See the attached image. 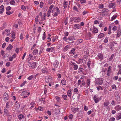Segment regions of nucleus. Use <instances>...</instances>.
<instances>
[{
  "mask_svg": "<svg viewBox=\"0 0 121 121\" xmlns=\"http://www.w3.org/2000/svg\"><path fill=\"white\" fill-rule=\"evenodd\" d=\"M73 66V69L74 70H77L78 68V65L75 64Z\"/></svg>",
  "mask_w": 121,
  "mask_h": 121,
  "instance_id": "cd10ccee",
  "label": "nucleus"
},
{
  "mask_svg": "<svg viewBox=\"0 0 121 121\" xmlns=\"http://www.w3.org/2000/svg\"><path fill=\"white\" fill-rule=\"evenodd\" d=\"M21 9L23 10H24L26 9V7L23 5H22L21 6Z\"/></svg>",
  "mask_w": 121,
  "mask_h": 121,
  "instance_id": "a18cd8bd",
  "label": "nucleus"
},
{
  "mask_svg": "<svg viewBox=\"0 0 121 121\" xmlns=\"http://www.w3.org/2000/svg\"><path fill=\"white\" fill-rule=\"evenodd\" d=\"M102 11L103 12L101 13L100 15L103 16H105L106 15V12H105L106 9L105 8L103 9Z\"/></svg>",
  "mask_w": 121,
  "mask_h": 121,
  "instance_id": "6e6552de",
  "label": "nucleus"
},
{
  "mask_svg": "<svg viewBox=\"0 0 121 121\" xmlns=\"http://www.w3.org/2000/svg\"><path fill=\"white\" fill-rule=\"evenodd\" d=\"M81 83V84L80 86L81 87H82V86L83 85L84 87H85V82L84 81H82Z\"/></svg>",
  "mask_w": 121,
  "mask_h": 121,
  "instance_id": "a211bd4d",
  "label": "nucleus"
},
{
  "mask_svg": "<svg viewBox=\"0 0 121 121\" xmlns=\"http://www.w3.org/2000/svg\"><path fill=\"white\" fill-rule=\"evenodd\" d=\"M5 31L8 33L6 34L7 35L9 36L10 35L11 33H10V31L9 30L6 29L5 30Z\"/></svg>",
  "mask_w": 121,
  "mask_h": 121,
  "instance_id": "b1692460",
  "label": "nucleus"
},
{
  "mask_svg": "<svg viewBox=\"0 0 121 121\" xmlns=\"http://www.w3.org/2000/svg\"><path fill=\"white\" fill-rule=\"evenodd\" d=\"M41 71L43 73H47V71L45 67L43 68V69L41 70Z\"/></svg>",
  "mask_w": 121,
  "mask_h": 121,
  "instance_id": "dca6fc26",
  "label": "nucleus"
},
{
  "mask_svg": "<svg viewBox=\"0 0 121 121\" xmlns=\"http://www.w3.org/2000/svg\"><path fill=\"white\" fill-rule=\"evenodd\" d=\"M51 11L48 9V13L47 14V15L48 17H49L50 16V13Z\"/></svg>",
  "mask_w": 121,
  "mask_h": 121,
  "instance_id": "a19ab883",
  "label": "nucleus"
},
{
  "mask_svg": "<svg viewBox=\"0 0 121 121\" xmlns=\"http://www.w3.org/2000/svg\"><path fill=\"white\" fill-rule=\"evenodd\" d=\"M119 70L118 71V74H121V67L120 66L119 67Z\"/></svg>",
  "mask_w": 121,
  "mask_h": 121,
  "instance_id": "774afa93",
  "label": "nucleus"
},
{
  "mask_svg": "<svg viewBox=\"0 0 121 121\" xmlns=\"http://www.w3.org/2000/svg\"><path fill=\"white\" fill-rule=\"evenodd\" d=\"M111 66H109L107 71V75L109 76L110 75L111 73Z\"/></svg>",
  "mask_w": 121,
  "mask_h": 121,
  "instance_id": "2eb2a0df",
  "label": "nucleus"
},
{
  "mask_svg": "<svg viewBox=\"0 0 121 121\" xmlns=\"http://www.w3.org/2000/svg\"><path fill=\"white\" fill-rule=\"evenodd\" d=\"M11 9V7L10 6H8L6 8V11H9Z\"/></svg>",
  "mask_w": 121,
  "mask_h": 121,
  "instance_id": "0e129e2a",
  "label": "nucleus"
},
{
  "mask_svg": "<svg viewBox=\"0 0 121 121\" xmlns=\"http://www.w3.org/2000/svg\"><path fill=\"white\" fill-rule=\"evenodd\" d=\"M80 20V19L79 17H75L73 18H71L70 19L71 22L72 21L74 22H79Z\"/></svg>",
  "mask_w": 121,
  "mask_h": 121,
  "instance_id": "7ed1b4c3",
  "label": "nucleus"
},
{
  "mask_svg": "<svg viewBox=\"0 0 121 121\" xmlns=\"http://www.w3.org/2000/svg\"><path fill=\"white\" fill-rule=\"evenodd\" d=\"M59 63L55 61L54 63V66L56 68H57L58 66Z\"/></svg>",
  "mask_w": 121,
  "mask_h": 121,
  "instance_id": "f3484780",
  "label": "nucleus"
},
{
  "mask_svg": "<svg viewBox=\"0 0 121 121\" xmlns=\"http://www.w3.org/2000/svg\"><path fill=\"white\" fill-rule=\"evenodd\" d=\"M9 113L8 110L6 109L5 108L4 109V113L5 115H7Z\"/></svg>",
  "mask_w": 121,
  "mask_h": 121,
  "instance_id": "5701e85b",
  "label": "nucleus"
},
{
  "mask_svg": "<svg viewBox=\"0 0 121 121\" xmlns=\"http://www.w3.org/2000/svg\"><path fill=\"white\" fill-rule=\"evenodd\" d=\"M61 82L62 84L63 85H65L66 83V80L64 79H63Z\"/></svg>",
  "mask_w": 121,
  "mask_h": 121,
  "instance_id": "6ab92c4d",
  "label": "nucleus"
},
{
  "mask_svg": "<svg viewBox=\"0 0 121 121\" xmlns=\"http://www.w3.org/2000/svg\"><path fill=\"white\" fill-rule=\"evenodd\" d=\"M117 16V14H115L111 18V21H112L114 20L115 19H116Z\"/></svg>",
  "mask_w": 121,
  "mask_h": 121,
  "instance_id": "393cba45",
  "label": "nucleus"
},
{
  "mask_svg": "<svg viewBox=\"0 0 121 121\" xmlns=\"http://www.w3.org/2000/svg\"><path fill=\"white\" fill-rule=\"evenodd\" d=\"M98 56L99 59L100 60H102L103 58V54L101 53H99L98 55Z\"/></svg>",
  "mask_w": 121,
  "mask_h": 121,
  "instance_id": "9d476101",
  "label": "nucleus"
},
{
  "mask_svg": "<svg viewBox=\"0 0 121 121\" xmlns=\"http://www.w3.org/2000/svg\"><path fill=\"white\" fill-rule=\"evenodd\" d=\"M82 81L80 80H79L78 81V83H77V84L78 86L81 83Z\"/></svg>",
  "mask_w": 121,
  "mask_h": 121,
  "instance_id": "680f3d73",
  "label": "nucleus"
},
{
  "mask_svg": "<svg viewBox=\"0 0 121 121\" xmlns=\"http://www.w3.org/2000/svg\"><path fill=\"white\" fill-rule=\"evenodd\" d=\"M30 67L32 68L35 67L36 65V64L35 62H32L30 64Z\"/></svg>",
  "mask_w": 121,
  "mask_h": 121,
  "instance_id": "4be33fe9",
  "label": "nucleus"
},
{
  "mask_svg": "<svg viewBox=\"0 0 121 121\" xmlns=\"http://www.w3.org/2000/svg\"><path fill=\"white\" fill-rule=\"evenodd\" d=\"M111 27L110 26H109L108 28V34H110L111 33Z\"/></svg>",
  "mask_w": 121,
  "mask_h": 121,
  "instance_id": "de8ad7c7",
  "label": "nucleus"
},
{
  "mask_svg": "<svg viewBox=\"0 0 121 121\" xmlns=\"http://www.w3.org/2000/svg\"><path fill=\"white\" fill-rule=\"evenodd\" d=\"M38 50L35 49H34L33 52V53L34 55H36L38 53Z\"/></svg>",
  "mask_w": 121,
  "mask_h": 121,
  "instance_id": "a878e982",
  "label": "nucleus"
},
{
  "mask_svg": "<svg viewBox=\"0 0 121 121\" xmlns=\"http://www.w3.org/2000/svg\"><path fill=\"white\" fill-rule=\"evenodd\" d=\"M15 0H11L10 2V3L11 4L14 5L15 3Z\"/></svg>",
  "mask_w": 121,
  "mask_h": 121,
  "instance_id": "79ce46f5",
  "label": "nucleus"
},
{
  "mask_svg": "<svg viewBox=\"0 0 121 121\" xmlns=\"http://www.w3.org/2000/svg\"><path fill=\"white\" fill-rule=\"evenodd\" d=\"M3 96L4 97V98H8L9 95L7 93L5 92L4 93Z\"/></svg>",
  "mask_w": 121,
  "mask_h": 121,
  "instance_id": "2f4dec72",
  "label": "nucleus"
},
{
  "mask_svg": "<svg viewBox=\"0 0 121 121\" xmlns=\"http://www.w3.org/2000/svg\"><path fill=\"white\" fill-rule=\"evenodd\" d=\"M68 40L71 41L75 40V37L73 36H70L67 38Z\"/></svg>",
  "mask_w": 121,
  "mask_h": 121,
  "instance_id": "0eeeda50",
  "label": "nucleus"
},
{
  "mask_svg": "<svg viewBox=\"0 0 121 121\" xmlns=\"http://www.w3.org/2000/svg\"><path fill=\"white\" fill-rule=\"evenodd\" d=\"M104 36V34L103 33L100 34L98 36V37L99 38H101Z\"/></svg>",
  "mask_w": 121,
  "mask_h": 121,
  "instance_id": "aec40b11",
  "label": "nucleus"
},
{
  "mask_svg": "<svg viewBox=\"0 0 121 121\" xmlns=\"http://www.w3.org/2000/svg\"><path fill=\"white\" fill-rule=\"evenodd\" d=\"M6 13L7 14L10 15L12 13L11 12L9 11H7Z\"/></svg>",
  "mask_w": 121,
  "mask_h": 121,
  "instance_id": "13d9d810",
  "label": "nucleus"
},
{
  "mask_svg": "<svg viewBox=\"0 0 121 121\" xmlns=\"http://www.w3.org/2000/svg\"><path fill=\"white\" fill-rule=\"evenodd\" d=\"M12 38L13 39H14L15 38L14 37L15 36V33L14 32H13L12 33Z\"/></svg>",
  "mask_w": 121,
  "mask_h": 121,
  "instance_id": "09e8293b",
  "label": "nucleus"
},
{
  "mask_svg": "<svg viewBox=\"0 0 121 121\" xmlns=\"http://www.w3.org/2000/svg\"><path fill=\"white\" fill-rule=\"evenodd\" d=\"M68 45L65 46L63 49V50L65 51H66L68 49Z\"/></svg>",
  "mask_w": 121,
  "mask_h": 121,
  "instance_id": "c9c22d12",
  "label": "nucleus"
},
{
  "mask_svg": "<svg viewBox=\"0 0 121 121\" xmlns=\"http://www.w3.org/2000/svg\"><path fill=\"white\" fill-rule=\"evenodd\" d=\"M79 70L78 72L79 73H80V72H82L83 70V68L82 67L80 66L78 69Z\"/></svg>",
  "mask_w": 121,
  "mask_h": 121,
  "instance_id": "7c9ffc66",
  "label": "nucleus"
},
{
  "mask_svg": "<svg viewBox=\"0 0 121 121\" xmlns=\"http://www.w3.org/2000/svg\"><path fill=\"white\" fill-rule=\"evenodd\" d=\"M67 93L68 96L69 97L71 96V91L69 90L68 91Z\"/></svg>",
  "mask_w": 121,
  "mask_h": 121,
  "instance_id": "473e14b6",
  "label": "nucleus"
},
{
  "mask_svg": "<svg viewBox=\"0 0 121 121\" xmlns=\"http://www.w3.org/2000/svg\"><path fill=\"white\" fill-rule=\"evenodd\" d=\"M112 89H115V90H116L117 88V87L116 85L114 84H113L112 86Z\"/></svg>",
  "mask_w": 121,
  "mask_h": 121,
  "instance_id": "49530a36",
  "label": "nucleus"
},
{
  "mask_svg": "<svg viewBox=\"0 0 121 121\" xmlns=\"http://www.w3.org/2000/svg\"><path fill=\"white\" fill-rule=\"evenodd\" d=\"M115 3H110L109 4L108 7L110 8H114L115 7Z\"/></svg>",
  "mask_w": 121,
  "mask_h": 121,
  "instance_id": "423d86ee",
  "label": "nucleus"
},
{
  "mask_svg": "<svg viewBox=\"0 0 121 121\" xmlns=\"http://www.w3.org/2000/svg\"><path fill=\"white\" fill-rule=\"evenodd\" d=\"M30 104L31 105V106L30 107V108L32 109V108L34 107L35 105V103L33 102H32Z\"/></svg>",
  "mask_w": 121,
  "mask_h": 121,
  "instance_id": "e433bc0d",
  "label": "nucleus"
},
{
  "mask_svg": "<svg viewBox=\"0 0 121 121\" xmlns=\"http://www.w3.org/2000/svg\"><path fill=\"white\" fill-rule=\"evenodd\" d=\"M118 120L121 119V113L119 114V115L116 118Z\"/></svg>",
  "mask_w": 121,
  "mask_h": 121,
  "instance_id": "c756f323",
  "label": "nucleus"
},
{
  "mask_svg": "<svg viewBox=\"0 0 121 121\" xmlns=\"http://www.w3.org/2000/svg\"><path fill=\"white\" fill-rule=\"evenodd\" d=\"M75 64V63H74L73 62L71 61L70 63V65L71 66H73Z\"/></svg>",
  "mask_w": 121,
  "mask_h": 121,
  "instance_id": "4d7b16f0",
  "label": "nucleus"
},
{
  "mask_svg": "<svg viewBox=\"0 0 121 121\" xmlns=\"http://www.w3.org/2000/svg\"><path fill=\"white\" fill-rule=\"evenodd\" d=\"M72 112H76L79 110V108H72Z\"/></svg>",
  "mask_w": 121,
  "mask_h": 121,
  "instance_id": "1a4fd4ad",
  "label": "nucleus"
},
{
  "mask_svg": "<svg viewBox=\"0 0 121 121\" xmlns=\"http://www.w3.org/2000/svg\"><path fill=\"white\" fill-rule=\"evenodd\" d=\"M87 35L89 37V39H90L92 38V35L90 32H89L87 34Z\"/></svg>",
  "mask_w": 121,
  "mask_h": 121,
  "instance_id": "f704fd0d",
  "label": "nucleus"
},
{
  "mask_svg": "<svg viewBox=\"0 0 121 121\" xmlns=\"http://www.w3.org/2000/svg\"><path fill=\"white\" fill-rule=\"evenodd\" d=\"M114 56V54H112L111 55L110 57L109 58V61L111 60H112Z\"/></svg>",
  "mask_w": 121,
  "mask_h": 121,
  "instance_id": "864d4df0",
  "label": "nucleus"
},
{
  "mask_svg": "<svg viewBox=\"0 0 121 121\" xmlns=\"http://www.w3.org/2000/svg\"><path fill=\"white\" fill-rule=\"evenodd\" d=\"M93 29H94L92 31V33H96L98 32V30L97 28L95 27H94Z\"/></svg>",
  "mask_w": 121,
  "mask_h": 121,
  "instance_id": "4468645a",
  "label": "nucleus"
},
{
  "mask_svg": "<svg viewBox=\"0 0 121 121\" xmlns=\"http://www.w3.org/2000/svg\"><path fill=\"white\" fill-rule=\"evenodd\" d=\"M90 79H87L86 81V84L88 86L90 85Z\"/></svg>",
  "mask_w": 121,
  "mask_h": 121,
  "instance_id": "72a5a7b5",
  "label": "nucleus"
},
{
  "mask_svg": "<svg viewBox=\"0 0 121 121\" xmlns=\"http://www.w3.org/2000/svg\"><path fill=\"white\" fill-rule=\"evenodd\" d=\"M64 8L65 9L67 7V2H64Z\"/></svg>",
  "mask_w": 121,
  "mask_h": 121,
  "instance_id": "8fccbe9b",
  "label": "nucleus"
},
{
  "mask_svg": "<svg viewBox=\"0 0 121 121\" xmlns=\"http://www.w3.org/2000/svg\"><path fill=\"white\" fill-rule=\"evenodd\" d=\"M81 26L80 25L78 24H75L73 26L74 29L75 30L78 29H80Z\"/></svg>",
  "mask_w": 121,
  "mask_h": 121,
  "instance_id": "20e7f679",
  "label": "nucleus"
},
{
  "mask_svg": "<svg viewBox=\"0 0 121 121\" xmlns=\"http://www.w3.org/2000/svg\"><path fill=\"white\" fill-rule=\"evenodd\" d=\"M115 109L117 111L120 110L121 109V107L119 105H117L115 107Z\"/></svg>",
  "mask_w": 121,
  "mask_h": 121,
  "instance_id": "9b49d317",
  "label": "nucleus"
},
{
  "mask_svg": "<svg viewBox=\"0 0 121 121\" xmlns=\"http://www.w3.org/2000/svg\"><path fill=\"white\" fill-rule=\"evenodd\" d=\"M89 61L87 63V65L89 68V69H90V64H91V61H90V59H88Z\"/></svg>",
  "mask_w": 121,
  "mask_h": 121,
  "instance_id": "c85d7f7f",
  "label": "nucleus"
},
{
  "mask_svg": "<svg viewBox=\"0 0 121 121\" xmlns=\"http://www.w3.org/2000/svg\"><path fill=\"white\" fill-rule=\"evenodd\" d=\"M46 35L45 33V32H44L43 34L42 39L43 40H44L46 38Z\"/></svg>",
  "mask_w": 121,
  "mask_h": 121,
  "instance_id": "4c0bfd02",
  "label": "nucleus"
},
{
  "mask_svg": "<svg viewBox=\"0 0 121 121\" xmlns=\"http://www.w3.org/2000/svg\"><path fill=\"white\" fill-rule=\"evenodd\" d=\"M18 118L19 120H21L22 118H25L24 116L22 115V114H21L19 115L18 117Z\"/></svg>",
  "mask_w": 121,
  "mask_h": 121,
  "instance_id": "412c9836",
  "label": "nucleus"
},
{
  "mask_svg": "<svg viewBox=\"0 0 121 121\" xmlns=\"http://www.w3.org/2000/svg\"><path fill=\"white\" fill-rule=\"evenodd\" d=\"M26 81H24V82L22 84H21L20 85V86L22 87L26 83Z\"/></svg>",
  "mask_w": 121,
  "mask_h": 121,
  "instance_id": "338daca9",
  "label": "nucleus"
},
{
  "mask_svg": "<svg viewBox=\"0 0 121 121\" xmlns=\"http://www.w3.org/2000/svg\"><path fill=\"white\" fill-rule=\"evenodd\" d=\"M46 50L48 52H53L55 51L54 48L53 47H52L50 48H47Z\"/></svg>",
  "mask_w": 121,
  "mask_h": 121,
  "instance_id": "39448f33",
  "label": "nucleus"
},
{
  "mask_svg": "<svg viewBox=\"0 0 121 121\" xmlns=\"http://www.w3.org/2000/svg\"><path fill=\"white\" fill-rule=\"evenodd\" d=\"M117 29V27L116 26H114L112 28V30L114 31H115Z\"/></svg>",
  "mask_w": 121,
  "mask_h": 121,
  "instance_id": "3c124183",
  "label": "nucleus"
},
{
  "mask_svg": "<svg viewBox=\"0 0 121 121\" xmlns=\"http://www.w3.org/2000/svg\"><path fill=\"white\" fill-rule=\"evenodd\" d=\"M99 100V98H96L95 99H94L95 101V102L96 103H98Z\"/></svg>",
  "mask_w": 121,
  "mask_h": 121,
  "instance_id": "ea45409f",
  "label": "nucleus"
},
{
  "mask_svg": "<svg viewBox=\"0 0 121 121\" xmlns=\"http://www.w3.org/2000/svg\"><path fill=\"white\" fill-rule=\"evenodd\" d=\"M13 48V46L11 44H9V45L6 49V50H11Z\"/></svg>",
  "mask_w": 121,
  "mask_h": 121,
  "instance_id": "ddd939ff",
  "label": "nucleus"
},
{
  "mask_svg": "<svg viewBox=\"0 0 121 121\" xmlns=\"http://www.w3.org/2000/svg\"><path fill=\"white\" fill-rule=\"evenodd\" d=\"M4 6L3 5H2L0 6V13H2L4 11Z\"/></svg>",
  "mask_w": 121,
  "mask_h": 121,
  "instance_id": "f8f14e48",
  "label": "nucleus"
},
{
  "mask_svg": "<svg viewBox=\"0 0 121 121\" xmlns=\"http://www.w3.org/2000/svg\"><path fill=\"white\" fill-rule=\"evenodd\" d=\"M33 75L30 76L28 78V79L30 80L32 78H33Z\"/></svg>",
  "mask_w": 121,
  "mask_h": 121,
  "instance_id": "052dcab7",
  "label": "nucleus"
},
{
  "mask_svg": "<svg viewBox=\"0 0 121 121\" xmlns=\"http://www.w3.org/2000/svg\"><path fill=\"white\" fill-rule=\"evenodd\" d=\"M29 56L30 57V59L31 60L34 59V58L33 57V56L30 54H29Z\"/></svg>",
  "mask_w": 121,
  "mask_h": 121,
  "instance_id": "69168bd1",
  "label": "nucleus"
},
{
  "mask_svg": "<svg viewBox=\"0 0 121 121\" xmlns=\"http://www.w3.org/2000/svg\"><path fill=\"white\" fill-rule=\"evenodd\" d=\"M55 98L56 99L58 102L60 100V97L58 96H56Z\"/></svg>",
  "mask_w": 121,
  "mask_h": 121,
  "instance_id": "bf43d9fd",
  "label": "nucleus"
},
{
  "mask_svg": "<svg viewBox=\"0 0 121 121\" xmlns=\"http://www.w3.org/2000/svg\"><path fill=\"white\" fill-rule=\"evenodd\" d=\"M103 79L102 78H97L96 80L95 84L96 85H101L103 82Z\"/></svg>",
  "mask_w": 121,
  "mask_h": 121,
  "instance_id": "f257e3e1",
  "label": "nucleus"
},
{
  "mask_svg": "<svg viewBox=\"0 0 121 121\" xmlns=\"http://www.w3.org/2000/svg\"><path fill=\"white\" fill-rule=\"evenodd\" d=\"M39 17V15H37L35 18V22L36 24H37V22L39 20L38 18Z\"/></svg>",
  "mask_w": 121,
  "mask_h": 121,
  "instance_id": "c03bdc74",
  "label": "nucleus"
},
{
  "mask_svg": "<svg viewBox=\"0 0 121 121\" xmlns=\"http://www.w3.org/2000/svg\"><path fill=\"white\" fill-rule=\"evenodd\" d=\"M83 40L82 39H79L77 41V43L78 44H79L82 42L83 41Z\"/></svg>",
  "mask_w": 121,
  "mask_h": 121,
  "instance_id": "bb28decb",
  "label": "nucleus"
},
{
  "mask_svg": "<svg viewBox=\"0 0 121 121\" xmlns=\"http://www.w3.org/2000/svg\"><path fill=\"white\" fill-rule=\"evenodd\" d=\"M62 97L63 98L64 100L66 99L67 96L66 95H62Z\"/></svg>",
  "mask_w": 121,
  "mask_h": 121,
  "instance_id": "37998d69",
  "label": "nucleus"
},
{
  "mask_svg": "<svg viewBox=\"0 0 121 121\" xmlns=\"http://www.w3.org/2000/svg\"><path fill=\"white\" fill-rule=\"evenodd\" d=\"M111 47V49L113 50V48H116L118 47V45L116 42H113L110 45Z\"/></svg>",
  "mask_w": 121,
  "mask_h": 121,
  "instance_id": "f03ea898",
  "label": "nucleus"
},
{
  "mask_svg": "<svg viewBox=\"0 0 121 121\" xmlns=\"http://www.w3.org/2000/svg\"><path fill=\"white\" fill-rule=\"evenodd\" d=\"M6 116H8V119H9V118H12V117L11 114L9 113Z\"/></svg>",
  "mask_w": 121,
  "mask_h": 121,
  "instance_id": "58836bf2",
  "label": "nucleus"
},
{
  "mask_svg": "<svg viewBox=\"0 0 121 121\" xmlns=\"http://www.w3.org/2000/svg\"><path fill=\"white\" fill-rule=\"evenodd\" d=\"M43 2H42V1L40 3V4H39V6L41 8H42L43 5Z\"/></svg>",
  "mask_w": 121,
  "mask_h": 121,
  "instance_id": "6e6d98bb",
  "label": "nucleus"
},
{
  "mask_svg": "<svg viewBox=\"0 0 121 121\" xmlns=\"http://www.w3.org/2000/svg\"><path fill=\"white\" fill-rule=\"evenodd\" d=\"M53 7H54V5H53V4L51 5L50 6V7H49V8L48 10L51 11L52 9L53 8Z\"/></svg>",
  "mask_w": 121,
  "mask_h": 121,
  "instance_id": "603ef678",
  "label": "nucleus"
},
{
  "mask_svg": "<svg viewBox=\"0 0 121 121\" xmlns=\"http://www.w3.org/2000/svg\"><path fill=\"white\" fill-rule=\"evenodd\" d=\"M63 40H64L65 41L67 42V40H68L67 39V37L66 36H65L63 38Z\"/></svg>",
  "mask_w": 121,
  "mask_h": 121,
  "instance_id": "e2e57ef3",
  "label": "nucleus"
},
{
  "mask_svg": "<svg viewBox=\"0 0 121 121\" xmlns=\"http://www.w3.org/2000/svg\"><path fill=\"white\" fill-rule=\"evenodd\" d=\"M55 9H56V12L58 13V14L60 13V11L59 9L58 8L56 7Z\"/></svg>",
  "mask_w": 121,
  "mask_h": 121,
  "instance_id": "5fc2aeb1",
  "label": "nucleus"
}]
</instances>
